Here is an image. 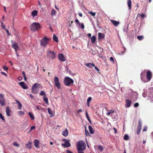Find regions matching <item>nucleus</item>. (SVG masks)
I'll return each mask as SVG.
<instances>
[{"instance_id": "37998d69", "label": "nucleus", "mask_w": 153, "mask_h": 153, "mask_svg": "<svg viewBox=\"0 0 153 153\" xmlns=\"http://www.w3.org/2000/svg\"><path fill=\"white\" fill-rule=\"evenodd\" d=\"M92 100V98L91 97H89L87 99V102H89L91 101Z\"/></svg>"}, {"instance_id": "f03ea898", "label": "nucleus", "mask_w": 153, "mask_h": 153, "mask_svg": "<svg viewBox=\"0 0 153 153\" xmlns=\"http://www.w3.org/2000/svg\"><path fill=\"white\" fill-rule=\"evenodd\" d=\"M74 80L68 77H65L64 80V83L65 86H70L74 83Z\"/></svg>"}, {"instance_id": "58836bf2", "label": "nucleus", "mask_w": 153, "mask_h": 153, "mask_svg": "<svg viewBox=\"0 0 153 153\" xmlns=\"http://www.w3.org/2000/svg\"><path fill=\"white\" fill-rule=\"evenodd\" d=\"M39 94L41 96L44 95L45 96L46 95V94L45 93V92L43 91H41Z\"/></svg>"}, {"instance_id": "2f4dec72", "label": "nucleus", "mask_w": 153, "mask_h": 153, "mask_svg": "<svg viewBox=\"0 0 153 153\" xmlns=\"http://www.w3.org/2000/svg\"><path fill=\"white\" fill-rule=\"evenodd\" d=\"M24 114V112L22 111H19L18 112V115L20 116H23Z\"/></svg>"}, {"instance_id": "bf43d9fd", "label": "nucleus", "mask_w": 153, "mask_h": 153, "mask_svg": "<svg viewBox=\"0 0 153 153\" xmlns=\"http://www.w3.org/2000/svg\"><path fill=\"white\" fill-rule=\"evenodd\" d=\"M66 152L67 153H73L71 151L68 150H66Z\"/></svg>"}, {"instance_id": "4d7b16f0", "label": "nucleus", "mask_w": 153, "mask_h": 153, "mask_svg": "<svg viewBox=\"0 0 153 153\" xmlns=\"http://www.w3.org/2000/svg\"><path fill=\"white\" fill-rule=\"evenodd\" d=\"M1 74L3 75H4V76H7V75L6 74L3 72H1Z\"/></svg>"}, {"instance_id": "338daca9", "label": "nucleus", "mask_w": 153, "mask_h": 153, "mask_svg": "<svg viewBox=\"0 0 153 153\" xmlns=\"http://www.w3.org/2000/svg\"><path fill=\"white\" fill-rule=\"evenodd\" d=\"M78 14L79 15V16L80 17H82V13H78Z\"/></svg>"}, {"instance_id": "473e14b6", "label": "nucleus", "mask_w": 153, "mask_h": 153, "mask_svg": "<svg viewBox=\"0 0 153 153\" xmlns=\"http://www.w3.org/2000/svg\"><path fill=\"white\" fill-rule=\"evenodd\" d=\"M43 100L45 101L46 103H48V98L47 97H46L45 96H44L43 97Z\"/></svg>"}, {"instance_id": "de8ad7c7", "label": "nucleus", "mask_w": 153, "mask_h": 153, "mask_svg": "<svg viewBox=\"0 0 153 153\" xmlns=\"http://www.w3.org/2000/svg\"><path fill=\"white\" fill-rule=\"evenodd\" d=\"M80 25H81V28L83 29L85 27L83 23H80Z\"/></svg>"}, {"instance_id": "f8f14e48", "label": "nucleus", "mask_w": 153, "mask_h": 153, "mask_svg": "<svg viewBox=\"0 0 153 153\" xmlns=\"http://www.w3.org/2000/svg\"><path fill=\"white\" fill-rule=\"evenodd\" d=\"M61 145L64 147H68L71 146V144L69 143V140H67V141L65 142V143L62 144Z\"/></svg>"}, {"instance_id": "bb28decb", "label": "nucleus", "mask_w": 153, "mask_h": 153, "mask_svg": "<svg viewBox=\"0 0 153 153\" xmlns=\"http://www.w3.org/2000/svg\"><path fill=\"white\" fill-rule=\"evenodd\" d=\"M53 40L56 42H58V39L57 37L54 34L53 35Z\"/></svg>"}, {"instance_id": "79ce46f5", "label": "nucleus", "mask_w": 153, "mask_h": 153, "mask_svg": "<svg viewBox=\"0 0 153 153\" xmlns=\"http://www.w3.org/2000/svg\"><path fill=\"white\" fill-rule=\"evenodd\" d=\"M89 13L93 16H95L96 15V13H95L93 12L92 11L90 12Z\"/></svg>"}, {"instance_id": "393cba45", "label": "nucleus", "mask_w": 153, "mask_h": 153, "mask_svg": "<svg viewBox=\"0 0 153 153\" xmlns=\"http://www.w3.org/2000/svg\"><path fill=\"white\" fill-rule=\"evenodd\" d=\"M127 3L129 10H131V0H127Z\"/></svg>"}, {"instance_id": "7c9ffc66", "label": "nucleus", "mask_w": 153, "mask_h": 153, "mask_svg": "<svg viewBox=\"0 0 153 153\" xmlns=\"http://www.w3.org/2000/svg\"><path fill=\"white\" fill-rule=\"evenodd\" d=\"M6 112L7 115L8 116H10V109L8 107H7L6 108Z\"/></svg>"}, {"instance_id": "680f3d73", "label": "nucleus", "mask_w": 153, "mask_h": 153, "mask_svg": "<svg viewBox=\"0 0 153 153\" xmlns=\"http://www.w3.org/2000/svg\"><path fill=\"white\" fill-rule=\"evenodd\" d=\"M113 129H114V132L115 133H117V131L116 130V129L114 127H113Z\"/></svg>"}, {"instance_id": "20e7f679", "label": "nucleus", "mask_w": 153, "mask_h": 153, "mask_svg": "<svg viewBox=\"0 0 153 153\" xmlns=\"http://www.w3.org/2000/svg\"><path fill=\"white\" fill-rule=\"evenodd\" d=\"M40 84L38 83H34L32 86V92L34 94H36L39 91V90L37 88H40Z\"/></svg>"}, {"instance_id": "603ef678", "label": "nucleus", "mask_w": 153, "mask_h": 153, "mask_svg": "<svg viewBox=\"0 0 153 153\" xmlns=\"http://www.w3.org/2000/svg\"><path fill=\"white\" fill-rule=\"evenodd\" d=\"M147 127L146 126H145L143 128V131H147Z\"/></svg>"}, {"instance_id": "864d4df0", "label": "nucleus", "mask_w": 153, "mask_h": 153, "mask_svg": "<svg viewBox=\"0 0 153 153\" xmlns=\"http://www.w3.org/2000/svg\"><path fill=\"white\" fill-rule=\"evenodd\" d=\"M110 60L111 61L114 62V60L113 57H111L110 58Z\"/></svg>"}, {"instance_id": "2eb2a0df", "label": "nucleus", "mask_w": 153, "mask_h": 153, "mask_svg": "<svg viewBox=\"0 0 153 153\" xmlns=\"http://www.w3.org/2000/svg\"><path fill=\"white\" fill-rule=\"evenodd\" d=\"M39 141L35 139L34 140L33 144L34 146L36 148H39Z\"/></svg>"}, {"instance_id": "e433bc0d", "label": "nucleus", "mask_w": 153, "mask_h": 153, "mask_svg": "<svg viewBox=\"0 0 153 153\" xmlns=\"http://www.w3.org/2000/svg\"><path fill=\"white\" fill-rule=\"evenodd\" d=\"M47 109L48 113L50 115H52L53 113H52L51 109L49 108H48Z\"/></svg>"}, {"instance_id": "5701e85b", "label": "nucleus", "mask_w": 153, "mask_h": 153, "mask_svg": "<svg viewBox=\"0 0 153 153\" xmlns=\"http://www.w3.org/2000/svg\"><path fill=\"white\" fill-rule=\"evenodd\" d=\"M38 13V12L36 10H34L31 13V15L33 17H34L37 16Z\"/></svg>"}, {"instance_id": "0eeeda50", "label": "nucleus", "mask_w": 153, "mask_h": 153, "mask_svg": "<svg viewBox=\"0 0 153 153\" xmlns=\"http://www.w3.org/2000/svg\"><path fill=\"white\" fill-rule=\"evenodd\" d=\"M54 81L55 85L58 89L60 88V83L59 82V78L57 76H55L54 79Z\"/></svg>"}, {"instance_id": "cd10ccee", "label": "nucleus", "mask_w": 153, "mask_h": 153, "mask_svg": "<svg viewBox=\"0 0 153 153\" xmlns=\"http://www.w3.org/2000/svg\"><path fill=\"white\" fill-rule=\"evenodd\" d=\"M96 38L95 36H93L92 37H91V39L92 43H93L95 42Z\"/></svg>"}, {"instance_id": "ddd939ff", "label": "nucleus", "mask_w": 153, "mask_h": 153, "mask_svg": "<svg viewBox=\"0 0 153 153\" xmlns=\"http://www.w3.org/2000/svg\"><path fill=\"white\" fill-rule=\"evenodd\" d=\"M126 107L129 108L130 106L131 103V101L128 99H127L126 100Z\"/></svg>"}, {"instance_id": "09e8293b", "label": "nucleus", "mask_w": 153, "mask_h": 153, "mask_svg": "<svg viewBox=\"0 0 153 153\" xmlns=\"http://www.w3.org/2000/svg\"><path fill=\"white\" fill-rule=\"evenodd\" d=\"M139 104L138 103H136L134 104V106L135 107H138L139 106Z\"/></svg>"}, {"instance_id": "aec40b11", "label": "nucleus", "mask_w": 153, "mask_h": 153, "mask_svg": "<svg viewBox=\"0 0 153 153\" xmlns=\"http://www.w3.org/2000/svg\"><path fill=\"white\" fill-rule=\"evenodd\" d=\"M15 101L18 104V109L20 110L21 109L22 107V105L21 103L17 100H16Z\"/></svg>"}, {"instance_id": "e2e57ef3", "label": "nucleus", "mask_w": 153, "mask_h": 153, "mask_svg": "<svg viewBox=\"0 0 153 153\" xmlns=\"http://www.w3.org/2000/svg\"><path fill=\"white\" fill-rule=\"evenodd\" d=\"M91 34L90 33H89L88 34V36L90 38L91 37Z\"/></svg>"}, {"instance_id": "412c9836", "label": "nucleus", "mask_w": 153, "mask_h": 153, "mask_svg": "<svg viewBox=\"0 0 153 153\" xmlns=\"http://www.w3.org/2000/svg\"><path fill=\"white\" fill-rule=\"evenodd\" d=\"M68 129L66 128L65 130L62 133V135L65 136L66 137L67 136L68 134Z\"/></svg>"}, {"instance_id": "c756f323", "label": "nucleus", "mask_w": 153, "mask_h": 153, "mask_svg": "<svg viewBox=\"0 0 153 153\" xmlns=\"http://www.w3.org/2000/svg\"><path fill=\"white\" fill-rule=\"evenodd\" d=\"M56 11L54 9H53L52 10L51 12V15L52 16H54L56 14Z\"/></svg>"}, {"instance_id": "13d9d810", "label": "nucleus", "mask_w": 153, "mask_h": 153, "mask_svg": "<svg viewBox=\"0 0 153 153\" xmlns=\"http://www.w3.org/2000/svg\"><path fill=\"white\" fill-rule=\"evenodd\" d=\"M82 111L81 109H79L77 111V112L78 113H79L80 112H82Z\"/></svg>"}, {"instance_id": "c85d7f7f", "label": "nucleus", "mask_w": 153, "mask_h": 153, "mask_svg": "<svg viewBox=\"0 0 153 153\" xmlns=\"http://www.w3.org/2000/svg\"><path fill=\"white\" fill-rule=\"evenodd\" d=\"M28 114L29 115V116L30 117L31 119L32 120H33L35 118L34 117L33 114L30 112L28 113Z\"/></svg>"}, {"instance_id": "39448f33", "label": "nucleus", "mask_w": 153, "mask_h": 153, "mask_svg": "<svg viewBox=\"0 0 153 153\" xmlns=\"http://www.w3.org/2000/svg\"><path fill=\"white\" fill-rule=\"evenodd\" d=\"M50 39L45 37L40 41V45L45 47L50 41Z\"/></svg>"}, {"instance_id": "4468645a", "label": "nucleus", "mask_w": 153, "mask_h": 153, "mask_svg": "<svg viewBox=\"0 0 153 153\" xmlns=\"http://www.w3.org/2000/svg\"><path fill=\"white\" fill-rule=\"evenodd\" d=\"M0 103L1 105L3 106L4 105V100L2 94H0Z\"/></svg>"}, {"instance_id": "b1692460", "label": "nucleus", "mask_w": 153, "mask_h": 153, "mask_svg": "<svg viewBox=\"0 0 153 153\" xmlns=\"http://www.w3.org/2000/svg\"><path fill=\"white\" fill-rule=\"evenodd\" d=\"M31 143L30 142H29L27 143L25 145L26 148H28L29 149H31Z\"/></svg>"}, {"instance_id": "a878e982", "label": "nucleus", "mask_w": 153, "mask_h": 153, "mask_svg": "<svg viewBox=\"0 0 153 153\" xmlns=\"http://www.w3.org/2000/svg\"><path fill=\"white\" fill-rule=\"evenodd\" d=\"M88 128L90 133L92 134H93L94 133V131L92 127L91 126H88Z\"/></svg>"}, {"instance_id": "0e129e2a", "label": "nucleus", "mask_w": 153, "mask_h": 153, "mask_svg": "<svg viewBox=\"0 0 153 153\" xmlns=\"http://www.w3.org/2000/svg\"><path fill=\"white\" fill-rule=\"evenodd\" d=\"M29 97H30L31 99H33V97L31 94H30L29 95Z\"/></svg>"}, {"instance_id": "423d86ee", "label": "nucleus", "mask_w": 153, "mask_h": 153, "mask_svg": "<svg viewBox=\"0 0 153 153\" xmlns=\"http://www.w3.org/2000/svg\"><path fill=\"white\" fill-rule=\"evenodd\" d=\"M47 56L50 59H54L56 57V55L54 52L48 50L47 51Z\"/></svg>"}, {"instance_id": "f3484780", "label": "nucleus", "mask_w": 153, "mask_h": 153, "mask_svg": "<svg viewBox=\"0 0 153 153\" xmlns=\"http://www.w3.org/2000/svg\"><path fill=\"white\" fill-rule=\"evenodd\" d=\"M98 39L99 40H100L101 39H103L104 38V36L105 35L104 34L102 33H98Z\"/></svg>"}, {"instance_id": "a211bd4d", "label": "nucleus", "mask_w": 153, "mask_h": 153, "mask_svg": "<svg viewBox=\"0 0 153 153\" xmlns=\"http://www.w3.org/2000/svg\"><path fill=\"white\" fill-rule=\"evenodd\" d=\"M110 21L111 22L113 23L115 27L117 26L120 24L119 22L115 20H111Z\"/></svg>"}, {"instance_id": "dca6fc26", "label": "nucleus", "mask_w": 153, "mask_h": 153, "mask_svg": "<svg viewBox=\"0 0 153 153\" xmlns=\"http://www.w3.org/2000/svg\"><path fill=\"white\" fill-rule=\"evenodd\" d=\"M85 65L90 68H92L95 67V65L93 63H88L85 64Z\"/></svg>"}, {"instance_id": "6e6d98bb", "label": "nucleus", "mask_w": 153, "mask_h": 153, "mask_svg": "<svg viewBox=\"0 0 153 153\" xmlns=\"http://www.w3.org/2000/svg\"><path fill=\"white\" fill-rule=\"evenodd\" d=\"M94 67L95 69L97 71L99 72L100 71L99 68L95 66Z\"/></svg>"}, {"instance_id": "c9c22d12", "label": "nucleus", "mask_w": 153, "mask_h": 153, "mask_svg": "<svg viewBox=\"0 0 153 153\" xmlns=\"http://www.w3.org/2000/svg\"><path fill=\"white\" fill-rule=\"evenodd\" d=\"M123 139L124 140H127L129 139V136L127 134H125L124 136Z\"/></svg>"}, {"instance_id": "c03bdc74", "label": "nucleus", "mask_w": 153, "mask_h": 153, "mask_svg": "<svg viewBox=\"0 0 153 153\" xmlns=\"http://www.w3.org/2000/svg\"><path fill=\"white\" fill-rule=\"evenodd\" d=\"M114 111H111L108 112L107 113V115L108 116L111 113H114Z\"/></svg>"}, {"instance_id": "9d476101", "label": "nucleus", "mask_w": 153, "mask_h": 153, "mask_svg": "<svg viewBox=\"0 0 153 153\" xmlns=\"http://www.w3.org/2000/svg\"><path fill=\"white\" fill-rule=\"evenodd\" d=\"M146 76L148 81H150L152 77V73L150 71H148L146 73Z\"/></svg>"}, {"instance_id": "9b49d317", "label": "nucleus", "mask_w": 153, "mask_h": 153, "mask_svg": "<svg viewBox=\"0 0 153 153\" xmlns=\"http://www.w3.org/2000/svg\"><path fill=\"white\" fill-rule=\"evenodd\" d=\"M58 59L61 62H64L66 61V59L63 54H60L58 55Z\"/></svg>"}, {"instance_id": "49530a36", "label": "nucleus", "mask_w": 153, "mask_h": 153, "mask_svg": "<svg viewBox=\"0 0 153 153\" xmlns=\"http://www.w3.org/2000/svg\"><path fill=\"white\" fill-rule=\"evenodd\" d=\"M75 22L77 23L79 26H80V23H79V20L77 19L75 20Z\"/></svg>"}, {"instance_id": "6e6552de", "label": "nucleus", "mask_w": 153, "mask_h": 153, "mask_svg": "<svg viewBox=\"0 0 153 153\" xmlns=\"http://www.w3.org/2000/svg\"><path fill=\"white\" fill-rule=\"evenodd\" d=\"M11 43H12V47L15 50L16 55L18 56V55L17 53V50H19L20 48L18 46V44L17 43L13 42V41H11Z\"/></svg>"}, {"instance_id": "a19ab883", "label": "nucleus", "mask_w": 153, "mask_h": 153, "mask_svg": "<svg viewBox=\"0 0 153 153\" xmlns=\"http://www.w3.org/2000/svg\"><path fill=\"white\" fill-rule=\"evenodd\" d=\"M0 118L2 119V120L3 121H4V116H3V115L2 114H1L0 113Z\"/></svg>"}, {"instance_id": "ea45409f", "label": "nucleus", "mask_w": 153, "mask_h": 153, "mask_svg": "<svg viewBox=\"0 0 153 153\" xmlns=\"http://www.w3.org/2000/svg\"><path fill=\"white\" fill-rule=\"evenodd\" d=\"M13 145L16 146V147H18L19 146V144H18L16 142H14L13 143Z\"/></svg>"}, {"instance_id": "774afa93", "label": "nucleus", "mask_w": 153, "mask_h": 153, "mask_svg": "<svg viewBox=\"0 0 153 153\" xmlns=\"http://www.w3.org/2000/svg\"><path fill=\"white\" fill-rule=\"evenodd\" d=\"M24 78L25 81H26L27 79L26 76H25V77H24Z\"/></svg>"}, {"instance_id": "4c0bfd02", "label": "nucleus", "mask_w": 153, "mask_h": 153, "mask_svg": "<svg viewBox=\"0 0 153 153\" xmlns=\"http://www.w3.org/2000/svg\"><path fill=\"white\" fill-rule=\"evenodd\" d=\"M98 149L100 150L101 152H102L103 150V148L102 146L101 145H99L98 146Z\"/></svg>"}, {"instance_id": "3c124183", "label": "nucleus", "mask_w": 153, "mask_h": 153, "mask_svg": "<svg viewBox=\"0 0 153 153\" xmlns=\"http://www.w3.org/2000/svg\"><path fill=\"white\" fill-rule=\"evenodd\" d=\"M140 17H141L142 18H144L145 17V14H144L142 13V14H140Z\"/></svg>"}, {"instance_id": "f704fd0d", "label": "nucleus", "mask_w": 153, "mask_h": 153, "mask_svg": "<svg viewBox=\"0 0 153 153\" xmlns=\"http://www.w3.org/2000/svg\"><path fill=\"white\" fill-rule=\"evenodd\" d=\"M137 39L139 40H141L143 39L144 38V36L142 35L138 36L137 37Z\"/></svg>"}, {"instance_id": "8fccbe9b", "label": "nucleus", "mask_w": 153, "mask_h": 153, "mask_svg": "<svg viewBox=\"0 0 153 153\" xmlns=\"http://www.w3.org/2000/svg\"><path fill=\"white\" fill-rule=\"evenodd\" d=\"M8 68V67H6V66H4L3 69L4 71H7Z\"/></svg>"}, {"instance_id": "5fc2aeb1", "label": "nucleus", "mask_w": 153, "mask_h": 153, "mask_svg": "<svg viewBox=\"0 0 153 153\" xmlns=\"http://www.w3.org/2000/svg\"><path fill=\"white\" fill-rule=\"evenodd\" d=\"M22 79V78L21 76H19L18 77V79L19 81H21Z\"/></svg>"}, {"instance_id": "7ed1b4c3", "label": "nucleus", "mask_w": 153, "mask_h": 153, "mask_svg": "<svg viewBox=\"0 0 153 153\" xmlns=\"http://www.w3.org/2000/svg\"><path fill=\"white\" fill-rule=\"evenodd\" d=\"M41 27L39 23L34 22L31 25L30 30L32 31L38 30Z\"/></svg>"}, {"instance_id": "6ab92c4d", "label": "nucleus", "mask_w": 153, "mask_h": 153, "mask_svg": "<svg viewBox=\"0 0 153 153\" xmlns=\"http://www.w3.org/2000/svg\"><path fill=\"white\" fill-rule=\"evenodd\" d=\"M19 85L23 89H26L27 88L25 83L24 82H21L19 83Z\"/></svg>"}, {"instance_id": "f257e3e1", "label": "nucleus", "mask_w": 153, "mask_h": 153, "mask_svg": "<svg viewBox=\"0 0 153 153\" xmlns=\"http://www.w3.org/2000/svg\"><path fill=\"white\" fill-rule=\"evenodd\" d=\"M78 153H84L83 151L85 149V143L82 141L80 140L76 143Z\"/></svg>"}, {"instance_id": "4be33fe9", "label": "nucleus", "mask_w": 153, "mask_h": 153, "mask_svg": "<svg viewBox=\"0 0 153 153\" xmlns=\"http://www.w3.org/2000/svg\"><path fill=\"white\" fill-rule=\"evenodd\" d=\"M1 26H2V28L4 29L6 31V32L7 33V34L8 35H10V33H9V31L8 30H7V29H6L5 28V26L3 24V22L2 21H1Z\"/></svg>"}, {"instance_id": "052dcab7", "label": "nucleus", "mask_w": 153, "mask_h": 153, "mask_svg": "<svg viewBox=\"0 0 153 153\" xmlns=\"http://www.w3.org/2000/svg\"><path fill=\"white\" fill-rule=\"evenodd\" d=\"M31 128V130H32L33 129H34L35 128V127L34 126H33L30 128Z\"/></svg>"}, {"instance_id": "69168bd1", "label": "nucleus", "mask_w": 153, "mask_h": 153, "mask_svg": "<svg viewBox=\"0 0 153 153\" xmlns=\"http://www.w3.org/2000/svg\"><path fill=\"white\" fill-rule=\"evenodd\" d=\"M22 74L23 75L24 77H25V76H26L25 74V73L24 71L22 72Z\"/></svg>"}, {"instance_id": "1a4fd4ad", "label": "nucleus", "mask_w": 153, "mask_h": 153, "mask_svg": "<svg viewBox=\"0 0 153 153\" xmlns=\"http://www.w3.org/2000/svg\"><path fill=\"white\" fill-rule=\"evenodd\" d=\"M141 121L140 119H139L138 121V125L137 128L136 133L137 135L140 134L141 130Z\"/></svg>"}, {"instance_id": "72a5a7b5", "label": "nucleus", "mask_w": 153, "mask_h": 153, "mask_svg": "<svg viewBox=\"0 0 153 153\" xmlns=\"http://www.w3.org/2000/svg\"><path fill=\"white\" fill-rule=\"evenodd\" d=\"M85 113H86V116L87 119H88V121H89V122L91 124V120H90V119L89 118V117L88 116V113L87 112V111H86Z\"/></svg>"}, {"instance_id": "a18cd8bd", "label": "nucleus", "mask_w": 153, "mask_h": 153, "mask_svg": "<svg viewBox=\"0 0 153 153\" xmlns=\"http://www.w3.org/2000/svg\"><path fill=\"white\" fill-rule=\"evenodd\" d=\"M85 134L86 135H88L89 134V133L88 131H87L86 130V127H85Z\"/></svg>"}]
</instances>
